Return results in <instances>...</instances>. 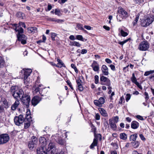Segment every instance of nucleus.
I'll list each match as a JSON object with an SVG mask.
<instances>
[{
  "mask_svg": "<svg viewBox=\"0 0 154 154\" xmlns=\"http://www.w3.org/2000/svg\"><path fill=\"white\" fill-rule=\"evenodd\" d=\"M20 100H21L23 104L25 105L27 108L29 107L31 99L30 96L29 95L24 94Z\"/></svg>",
  "mask_w": 154,
  "mask_h": 154,
  "instance_id": "nucleus-4",
  "label": "nucleus"
},
{
  "mask_svg": "<svg viewBox=\"0 0 154 154\" xmlns=\"http://www.w3.org/2000/svg\"><path fill=\"white\" fill-rule=\"evenodd\" d=\"M56 150V146L54 143L51 142L47 149V154H55Z\"/></svg>",
  "mask_w": 154,
  "mask_h": 154,
  "instance_id": "nucleus-7",
  "label": "nucleus"
},
{
  "mask_svg": "<svg viewBox=\"0 0 154 154\" xmlns=\"http://www.w3.org/2000/svg\"><path fill=\"white\" fill-rule=\"evenodd\" d=\"M40 144L41 146L45 147L47 144L46 139L43 137H40L39 138Z\"/></svg>",
  "mask_w": 154,
  "mask_h": 154,
  "instance_id": "nucleus-21",
  "label": "nucleus"
},
{
  "mask_svg": "<svg viewBox=\"0 0 154 154\" xmlns=\"http://www.w3.org/2000/svg\"><path fill=\"white\" fill-rule=\"evenodd\" d=\"M120 138L122 140H125L127 139V135L125 133H121L120 134Z\"/></svg>",
  "mask_w": 154,
  "mask_h": 154,
  "instance_id": "nucleus-34",
  "label": "nucleus"
},
{
  "mask_svg": "<svg viewBox=\"0 0 154 154\" xmlns=\"http://www.w3.org/2000/svg\"><path fill=\"white\" fill-rule=\"evenodd\" d=\"M139 126V123L136 121H133L131 123V127L134 129L137 128Z\"/></svg>",
  "mask_w": 154,
  "mask_h": 154,
  "instance_id": "nucleus-26",
  "label": "nucleus"
},
{
  "mask_svg": "<svg viewBox=\"0 0 154 154\" xmlns=\"http://www.w3.org/2000/svg\"><path fill=\"white\" fill-rule=\"evenodd\" d=\"M54 13L58 16H60L62 14L60 10H54Z\"/></svg>",
  "mask_w": 154,
  "mask_h": 154,
  "instance_id": "nucleus-41",
  "label": "nucleus"
},
{
  "mask_svg": "<svg viewBox=\"0 0 154 154\" xmlns=\"http://www.w3.org/2000/svg\"><path fill=\"white\" fill-rule=\"evenodd\" d=\"M41 100V98L38 96H35L31 100V103L32 105L35 106L38 104Z\"/></svg>",
  "mask_w": 154,
  "mask_h": 154,
  "instance_id": "nucleus-16",
  "label": "nucleus"
},
{
  "mask_svg": "<svg viewBox=\"0 0 154 154\" xmlns=\"http://www.w3.org/2000/svg\"><path fill=\"white\" fill-rule=\"evenodd\" d=\"M119 119L118 116H116L109 120V123L110 128L114 131H116L117 129L116 123L118 122Z\"/></svg>",
  "mask_w": 154,
  "mask_h": 154,
  "instance_id": "nucleus-3",
  "label": "nucleus"
},
{
  "mask_svg": "<svg viewBox=\"0 0 154 154\" xmlns=\"http://www.w3.org/2000/svg\"><path fill=\"white\" fill-rule=\"evenodd\" d=\"M76 38L80 41H86L87 40V39H85L83 38L82 35H76Z\"/></svg>",
  "mask_w": 154,
  "mask_h": 154,
  "instance_id": "nucleus-33",
  "label": "nucleus"
},
{
  "mask_svg": "<svg viewBox=\"0 0 154 154\" xmlns=\"http://www.w3.org/2000/svg\"><path fill=\"white\" fill-rule=\"evenodd\" d=\"M38 143V140L37 138L35 136H32L31 138V141L29 143L28 146L29 149H32Z\"/></svg>",
  "mask_w": 154,
  "mask_h": 154,
  "instance_id": "nucleus-11",
  "label": "nucleus"
},
{
  "mask_svg": "<svg viewBox=\"0 0 154 154\" xmlns=\"http://www.w3.org/2000/svg\"><path fill=\"white\" fill-rule=\"evenodd\" d=\"M41 85H39L38 86L36 87V86H34L32 88L33 92L34 94H35L39 91V87H41Z\"/></svg>",
  "mask_w": 154,
  "mask_h": 154,
  "instance_id": "nucleus-29",
  "label": "nucleus"
},
{
  "mask_svg": "<svg viewBox=\"0 0 154 154\" xmlns=\"http://www.w3.org/2000/svg\"><path fill=\"white\" fill-rule=\"evenodd\" d=\"M101 70L103 75H109L108 68L106 65H103L102 66Z\"/></svg>",
  "mask_w": 154,
  "mask_h": 154,
  "instance_id": "nucleus-19",
  "label": "nucleus"
},
{
  "mask_svg": "<svg viewBox=\"0 0 154 154\" xmlns=\"http://www.w3.org/2000/svg\"><path fill=\"white\" fill-rule=\"evenodd\" d=\"M100 81L103 82H107L109 83V85L110 84V80L107 77L103 76H101L100 77Z\"/></svg>",
  "mask_w": 154,
  "mask_h": 154,
  "instance_id": "nucleus-28",
  "label": "nucleus"
},
{
  "mask_svg": "<svg viewBox=\"0 0 154 154\" xmlns=\"http://www.w3.org/2000/svg\"><path fill=\"white\" fill-rule=\"evenodd\" d=\"M95 83L97 84L99 82V76L97 75H95L94 76Z\"/></svg>",
  "mask_w": 154,
  "mask_h": 154,
  "instance_id": "nucleus-45",
  "label": "nucleus"
},
{
  "mask_svg": "<svg viewBox=\"0 0 154 154\" xmlns=\"http://www.w3.org/2000/svg\"><path fill=\"white\" fill-rule=\"evenodd\" d=\"M137 137V134H134L131 135L130 136V140L135 141Z\"/></svg>",
  "mask_w": 154,
  "mask_h": 154,
  "instance_id": "nucleus-31",
  "label": "nucleus"
},
{
  "mask_svg": "<svg viewBox=\"0 0 154 154\" xmlns=\"http://www.w3.org/2000/svg\"><path fill=\"white\" fill-rule=\"evenodd\" d=\"M31 116L30 115H26L25 116V119L27 120L29 122L31 121Z\"/></svg>",
  "mask_w": 154,
  "mask_h": 154,
  "instance_id": "nucleus-44",
  "label": "nucleus"
},
{
  "mask_svg": "<svg viewBox=\"0 0 154 154\" xmlns=\"http://www.w3.org/2000/svg\"><path fill=\"white\" fill-rule=\"evenodd\" d=\"M139 136L141 139L143 141H145L146 140L145 138L144 137L143 135L142 134H139Z\"/></svg>",
  "mask_w": 154,
  "mask_h": 154,
  "instance_id": "nucleus-47",
  "label": "nucleus"
},
{
  "mask_svg": "<svg viewBox=\"0 0 154 154\" xmlns=\"http://www.w3.org/2000/svg\"><path fill=\"white\" fill-rule=\"evenodd\" d=\"M51 38L53 41L55 40V37L57 36V34L55 33L52 32L51 33Z\"/></svg>",
  "mask_w": 154,
  "mask_h": 154,
  "instance_id": "nucleus-42",
  "label": "nucleus"
},
{
  "mask_svg": "<svg viewBox=\"0 0 154 154\" xmlns=\"http://www.w3.org/2000/svg\"><path fill=\"white\" fill-rule=\"evenodd\" d=\"M131 80L132 82L134 84H135L137 82L134 73L132 74V77L131 78Z\"/></svg>",
  "mask_w": 154,
  "mask_h": 154,
  "instance_id": "nucleus-37",
  "label": "nucleus"
},
{
  "mask_svg": "<svg viewBox=\"0 0 154 154\" xmlns=\"http://www.w3.org/2000/svg\"><path fill=\"white\" fill-rule=\"evenodd\" d=\"M154 20V16L149 15L143 19L141 23V25L143 27H146L152 23Z\"/></svg>",
  "mask_w": 154,
  "mask_h": 154,
  "instance_id": "nucleus-2",
  "label": "nucleus"
},
{
  "mask_svg": "<svg viewBox=\"0 0 154 154\" xmlns=\"http://www.w3.org/2000/svg\"><path fill=\"white\" fill-rule=\"evenodd\" d=\"M105 61L108 63H112V61L108 58H106L105 60Z\"/></svg>",
  "mask_w": 154,
  "mask_h": 154,
  "instance_id": "nucleus-59",
  "label": "nucleus"
},
{
  "mask_svg": "<svg viewBox=\"0 0 154 154\" xmlns=\"http://www.w3.org/2000/svg\"><path fill=\"white\" fill-rule=\"evenodd\" d=\"M93 70L95 72H98L99 69V65L97 62L95 61H94L91 65Z\"/></svg>",
  "mask_w": 154,
  "mask_h": 154,
  "instance_id": "nucleus-20",
  "label": "nucleus"
},
{
  "mask_svg": "<svg viewBox=\"0 0 154 154\" xmlns=\"http://www.w3.org/2000/svg\"><path fill=\"white\" fill-rule=\"evenodd\" d=\"M97 140L96 139H94L93 142L90 146V148L91 149H93L94 146H97Z\"/></svg>",
  "mask_w": 154,
  "mask_h": 154,
  "instance_id": "nucleus-32",
  "label": "nucleus"
},
{
  "mask_svg": "<svg viewBox=\"0 0 154 154\" xmlns=\"http://www.w3.org/2000/svg\"><path fill=\"white\" fill-rule=\"evenodd\" d=\"M9 140L8 135L6 134L0 135V144L5 143Z\"/></svg>",
  "mask_w": 154,
  "mask_h": 154,
  "instance_id": "nucleus-10",
  "label": "nucleus"
},
{
  "mask_svg": "<svg viewBox=\"0 0 154 154\" xmlns=\"http://www.w3.org/2000/svg\"><path fill=\"white\" fill-rule=\"evenodd\" d=\"M69 38L70 40L72 41L74 40L75 39V37L72 35H70L69 37Z\"/></svg>",
  "mask_w": 154,
  "mask_h": 154,
  "instance_id": "nucleus-58",
  "label": "nucleus"
},
{
  "mask_svg": "<svg viewBox=\"0 0 154 154\" xmlns=\"http://www.w3.org/2000/svg\"><path fill=\"white\" fill-rule=\"evenodd\" d=\"M14 120L15 124L19 126L23 122L24 119L23 116L20 115L18 116L15 117Z\"/></svg>",
  "mask_w": 154,
  "mask_h": 154,
  "instance_id": "nucleus-12",
  "label": "nucleus"
},
{
  "mask_svg": "<svg viewBox=\"0 0 154 154\" xmlns=\"http://www.w3.org/2000/svg\"><path fill=\"white\" fill-rule=\"evenodd\" d=\"M144 95L145 96V99L146 100V101L148 100L149 98V96L148 93L147 92H145L144 93Z\"/></svg>",
  "mask_w": 154,
  "mask_h": 154,
  "instance_id": "nucleus-53",
  "label": "nucleus"
},
{
  "mask_svg": "<svg viewBox=\"0 0 154 154\" xmlns=\"http://www.w3.org/2000/svg\"><path fill=\"white\" fill-rule=\"evenodd\" d=\"M30 126V123L28 121L27 122L24 123V128H27Z\"/></svg>",
  "mask_w": 154,
  "mask_h": 154,
  "instance_id": "nucleus-48",
  "label": "nucleus"
},
{
  "mask_svg": "<svg viewBox=\"0 0 154 154\" xmlns=\"http://www.w3.org/2000/svg\"><path fill=\"white\" fill-rule=\"evenodd\" d=\"M85 28L88 30H90L91 29V27L89 26L85 25L84 26Z\"/></svg>",
  "mask_w": 154,
  "mask_h": 154,
  "instance_id": "nucleus-63",
  "label": "nucleus"
},
{
  "mask_svg": "<svg viewBox=\"0 0 154 154\" xmlns=\"http://www.w3.org/2000/svg\"><path fill=\"white\" fill-rule=\"evenodd\" d=\"M27 30L28 32L30 33H34L37 32V28L35 27H29Z\"/></svg>",
  "mask_w": 154,
  "mask_h": 154,
  "instance_id": "nucleus-23",
  "label": "nucleus"
},
{
  "mask_svg": "<svg viewBox=\"0 0 154 154\" xmlns=\"http://www.w3.org/2000/svg\"><path fill=\"white\" fill-rule=\"evenodd\" d=\"M131 97V95L130 94H126L125 97V100L127 102H128L130 99Z\"/></svg>",
  "mask_w": 154,
  "mask_h": 154,
  "instance_id": "nucleus-43",
  "label": "nucleus"
},
{
  "mask_svg": "<svg viewBox=\"0 0 154 154\" xmlns=\"http://www.w3.org/2000/svg\"><path fill=\"white\" fill-rule=\"evenodd\" d=\"M72 45L76 46L77 47H80L81 46V45L79 43V42L74 41L72 42L71 43Z\"/></svg>",
  "mask_w": 154,
  "mask_h": 154,
  "instance_id": "nucleus-38",
  "label": "nucleus"
},
{
  "mask_svg": "<svg viewBox=\"0 0 154 154\" xmlns=\"http://www.w3.org/2000/svg\"><path fill=\"white\" fill-rule=\"evenodd\" d=\"M17 37L19 41L21 42L22 44H25L26 43V36L23 34L17 35Z\"/></svg>",
  "mask_w": 154,
  "mask_h": 154,
  "instance_id": "nucleus-15",
  "label": "nucleus"
},
{
  "mask_svg": "<svg viewBox=\"0 0 154 154\" xmlns=\"http://www.w3.org/2000/svg\"><path fill=\"white\" fill-rule=\"evenodd\" d=\"M76 82L77 83V86L82 85L81 84L82 81L80 79H78L76 80Z\"/></svg>",
  "mask_w": 154,
  "mask_h": 154,
  "instance_id": "nucleus-56",
  "label": "nucleus"
},
{
  "mask_svg": "<svg viewBox=\"0 0 154 154\" xmlns=\"http://www.w3.org/2000/svg\"><path fill=\"white\" fill-rule=\"evenodd\" d=\"M37 154H47V152L45 147L41 146L37 149Z\"/></svg>",
  "mask_w": 154,
  "mask_h": 154,
  "instance_id": "nucleus-18",
  "label": "nucleus"
},
{
  "mask_svg": "<svg viewBox=\"0 0 154 154\" xmlns=\"http://www.w3.org/2000/svg\"><path fill=\"white\" fill-rule=\"evenodd\" d=\"M9 27L14 29L16 32H18L17 35H20V33L23 32V29L21 27H19L17 24H10Z\"/></svg>",
  "mask_w": 154,
  "mask_h": 154,
  "instance_id": "nucleus-9",
  "label": "nucleus"
},
{
  "mask_svg": "<svg viewBox=\"0 0 154 154\" xmlns=\"http://www.w3.org/2000/svg\"><path fill=\"white\" fill-rule=\"evenodd\" d=\"M136 117L140 120H144V119L143 118V117L140 115H137L136 116Z\"/></svg>",
  "mask_w": 154,
  "mask_h": 154,
  "instance_id": "nucleus-55",
  "label": "nucleus"
},
{
  "mask_svg": "<svg viewBox=\"0 0 154 154\" xmlns=\"http://www.w3.org/2000/svg\"><path fill=\"white\" fill-rule=\"evenodd\" d=\"M20 104L19 100H16L15 103L11 106V109L13 110H15L18 107Z\"/></svg>",
  "mask_w": 154,
  "mask_h": 154,
  "instance_id": "nucleus-22",
  "label": "nucleus"
},
{
  "mask_svg": "<svg viewBox=\"0 0 154 154\" xmlns=\"http://www.w3.org/2000/svg\"><path fill=\"white\" fill-rule=\"evenodd\" d=\"M103 125L106 128L109 127V124L107 121H106L103 122Z\"/></svg>",
  "mask_w": 154,
  "mask_h": 154,
  "instance_id": "nucleus-54",
  "label": "nucleus"
},
{
  "mask_svg": "<svg viewBox=\"0 0 154 154\" xmlns=\"http://www.w3.org/2000/svg\"><path fill=\"white\" fill-rule=\"evenodd\" d=\"M118 12L117 19L119 21H121L122 19L128 16V13L125 10H118Z\"/></svg>",
  "mask_w": 154,
  "mask_h": 154,
  "instance_id": "nucleus-8",
  "label": "nucleus"
},
{
  "mask_svg": "<svg viewBox=\"0 0 154 154\" xmlns=\"http://www.w3.org/2000/svg\"><path fill=\"white\" fill-rule=\"evenodd\" d=\"M143 0H135V2L137 3H141L143 2Z\"/></svg>",
  "mask_w": 154,
  "mask_h": 154,
  "instance_id": "nucleus-64",
  "label": "nucleus"
},
{
  "mask_svg": "<svg viewBox=\"0 0 154 154\" xmlns=\"http://www.w3.org/2000/svg\"><path fill=\"white\" fill-rule=\"evenodd\" d=\"M98 109L102 116L104 117H107L108 116V114L106 111L104 109L100 108Z\"/></svg>",
  "mask_w": 154,
  "mask_h": 154,
  "instance_id": "nucleus-27",
  "label": "nucleus"
},
{
  "mask_svg": "<svg viewBox=\"0 0 154 154\" xmlns=\"http://www.w3.org/2000/svg\"><path fill=\"white\" fill-rule=\"evenodd\" d=\"M149 48V45L147 42H143L140 43L139 46V49L141 51H146Z\"/></svg>",
  "mask_w": 154,
  "mask_h": 154,
  "instance_id": "nucleus-13",
  "label": "nucleus"
},
{
  "mask_svg": "<svg viewBox=\"0 0 154 154\" xmlns=\"http://www.w3.org/2000/svg\"><path fill=\"white\" fill-rule=\"evenodd\" d=\"M4 63V61L2 58L0 56V64H2V65Z\"/></svg>",
  "mask_w": 154,
  "mask_h": 154,
  "instance_id": "nucleus-62",
  "label": "nucleus"
},
{
  "mask_svg": "<svg viewBox=\"0 0 154 154\" xmlns=\"http://www.w3.org/2000/svg\"><path fill=\"white\" fill-rule=\"evenodd\" d=\"M58 137H59L58 143L61 145H64L65 143V140L63 138H65L67 137L65 131H62L58 132Z\"/></svg>",
  "mask_w": 154,
  "mask_h": 154,
  "instance_id": "nucleus-6",
  "label": "nucleus"
},
{
  "mask_svg": "<svg viewBox=\"0 0 154 154\" xmlns=\"http://www.w3.org/2000/svg\"><path fill=\"white\" fill-rule=\"evenodd\" d=\"M154 73V70H150L149 71H146L145 72L144 75L145 76H147L149 75H150L149 77V79L151 81H154V74H152V73Z\"/></svg>",
  "mask_w": 154,
  "mask_h": 154,
  "instance_id": "nucleus-17",
  "label": "nucleus"
},
{
  "mask_svg": "<svg viewBox=\"0 0 154 154\" xmlns=\"http://www.w3.org/2000/svg\"><path fill=\"white\" fill-rule=\"evenodd\" d=\"M95 118L97 120H99L100 119V114L98 113L96 114Z\"/></svg>",
  "mask_w": 154,
  "mask_h": 154,
  "instance_id": "nucleus-49",
  "label": "nucleus"
},
{
  "mask_svg": "<svg viewBox=\"0 0 154 154\" xmlns=\"http://www.w3.org/2000/svg\"><path fill=\"white\" fill-rule=\"evenodd\" d=\"M22 71L24 72V83L26 85H27L29 81L28 77L32 72V70L31 69H23Z\"/></svg>",
  "mask_w": 154,
  "mask_h": 154,
  "instance_id": "nucleus-5",
  "label": "nucleus"
},
{
  "mask_svg": "<svg viewBox=\"0 0 154 154\" xmlns=\"http://www.w3.org/2000/svg\"><path fill=\"white\" fill-rule=\"evenodd\" d=\"M19 26H22L23 27L25 28L26 27V25L24 23L20 22L19 23Z\"/></svg>",
  "mask_w": 154,
  "mask_h": 154,
  "instance_id": "nucleus-51",
  "label": "nucleus"
},
{
  "mask_svg": "<svg viewBox=\"0 0 154 154\" xmlns=\"http://www.w3.org/2000/svg\"><path fill=\"white\" fill-rule=\"evenodd\" d=\"M109 66L110 67L111 69L114 71H115L116 70L115 67V66L112 65V64H111L109 65Z\"/></svg>",
  "mask_w": 154,
  "mask_h": 154,
  "instance_id": "nucleus-57",
  "label": "nucleus"
},
{
  "mask_svg": "<svg viewBox=\"0 0 154 154\" xmlns=\"http://www.w3.org/2000/svg\"><path fill=\"white\" fill-rule=\"evenodd\" d=\"M17 15L18 17L20 18L21 19H23L25 17L24 14L21 12H18L17 14Z\"/></svg>",
  "mask_w": 154,
  "mask_h": 154,
  "instance_id": "nucleus-36",
  "label": "nucleus"
},
{
  "mask_svg": "<svg viewBox=\"0 0 154 154\" xmlns=\"http://www.w3.org/2000/svg\"><path fill=\"white\" fill-rule=\"evenodd\" d=\"M10 92L14 98L18 100H20L24 94L23 91L21 89H18V87L17 86H12Z\"/></svg>",
  "mask_w": 154,
  "mask_h": 154,
  "instance_id": "nucleus-1",
  "label": "nucleus"
},
{
  "mask_svg": "<svg viewBox=\"0 0 154 154\" xmlns=\"http://www.w3.org/2000/svg\"><path fill=\"white\" fill-rule=\"evenodd\" d=\"M78 89L80 91H82L83 90V87L82 85H78Z\"/></svg>",
  "mask_w": 154,
  "mask_h": 154,
  "instance_id": "nucleus-50",
  "label": "nucleus"
},
{
  "mask_svg": "<svg viewBox=\"0 0 154 154\" xmlns=\"http://www.w3.org/2000/svg\"><path fill=\"white\" fill-rule=\"evenodd\" d=\"M138 88H139L140 89H142L143 88L140 84V83L137 82V83H136L135 84Z\"/></svg>",
  "mask_w": 154,
  "mask_h": 154,
  "instance_id": "nucleus-52",
  "label": "nucleus"
},
{
  "mask_svg": "<svg viewBox=\"0 0 154 154\" xmlns=\"http://www.w3.org/2000/svg\"><path fill=\"white\" fill-rule=\"evenodd\" d=\"M139 14H137L136 16V17L135 18L134 20L133 21L132 23V24L134 26L137 25V21L139 18Z\"/></svg>",
  "mask_w": 154,
  "mask_h": 154,
  "instance_id": "nucleus-35",
  "label": "nucleus"
},
{
  "mask_svg": "<svg viewBox=\"0 0 154 154\" xmlns=\"http://www.w3.org/2000/svg\"><path fill=\"white\" fill-rule=\"evenodd\" d=\"M76 27L79 30L85 31L82 25L81 24H77L76 26Z\"/></svg>",
  "mask_w": 154,
  "mask_h": 154,
  "instance_id": "nucleus-39",
  "label": "nucleus"
},
{
  "mask_svg": "<svg viewBox=\"0 0 154 154\" xmlns=\"http://www.w3.org/2000/svg\"><path fill=\"white\" fill-rule=\"evenodd\" d=\"M87 51L86 49H82L81 50V53L82 54H86L87 53Z\"/></svg>",
  "mask_w": 154,
  "mask_h": 154,
  "instance_id": "nucleus-60",
  "label": "nucleus"
},
{
  "mask_svg": "<svg viewBox=\"0 0 154 154\" xmlns=\"http://www.w3.org/2000/svg\"><path fill=\"white\" fill-rule=\"evenodd\" d=\"M1 102H2V105L5 108H8V103L7 100L4 98H2L1 99Z\"/></svg>",
  "mask_w": 154,
  "mask_h": 154,
  "instance_id": "nucleus-24",
  "label": "nucleus"
},
{
  "mask_svg": "<svg viewBox=\"0 0 154 154\" xmlns=\"http://www.w3.org/2000/svg\"><path fill=\"white\" fill-rule=\"evenodd\" d=\"M133 147L135 148H137L139 146L140 143L138 141H134V142L131 143Z\"/></svg>",
  "mask_w": 154,
  "mask_h": 154,
  "instance_id": "nucleus-30",
  "label": "nucleus"
},
{
  "mask_svg": "<svg viewBox=\"0 0 154 154\" xmlns=\"http://www.w3.org/2000/svg\"><path fill=\"white\" fill-rule=\"evenodd\" d=\"M105 102V99L103 97H100L99 100H95L94 101V104L100 107H101L102 105Z\"/></svg>",
  "mask_w": 154,
  "mask_h": 154,
  "instance_id": "nucleus-14",
  "label": "nucleus"
},
{
  "mask_svg": "<svg viewBox=\"0 0 154 154\" xmlns=\"http://www.w3.org/2000/svg\"><path fill=\"white\" fill-rule=\"evenodd\" d=\"M120 33L121 35L123 37L126 36L128 35V33L127 32H125L122 29L121 30Z\"/></svg>",
  "mask_w": 154,
  "mask_h": 154,
  "instance_id": "nucleus-40",
  "label": "nucleus"
},
{
  "mask_svg": "<svg viewBox=\"0 0 154 154\" xmlns=\"http://www.w3.org/2000/svg\"><path fill=\"white\" fill-rule=\"evenodd\" d=\"M57 61L58 62V63L56 65V67L61 68L62 67H65V66L62 62V61L59 59H57Z\"/></svg>",
  "mask_w": 154,
  "mask_h": 154,
  "instance_id": "nucleus-25",
  "label": "nucleus"
},
{
  "mask_svg": "<svg viewBox=\"0 0 154 154\" xmlns=\"http://www.w3.org/2000/svg\"><path fill=\"white\" fill-rule=\"evenodd\" d=\"M91 128H92V130H93V131L94 132L96 131V129L95 128L94 126L93 125L92 123H91Z\"/></svg>",
  "mask_w": 154,
  "mask_h": 154,
  "instance_id": "nucleus-61",
  "label": "nucleus"
},
{
  "mask_svg": "<svg viewBox=\"0 0 154 154\" xmlns=\"http://www.w3.org/2000/svg\"><path fill=\"white\" fill-rule=\"evenodd\" d=\"M71 66L72 68L74 69L75 72L76 73H78V69H77V68L75 66V65L74 64H71Z\"/></svg>",
  "mask_w": 154,
  "mask_h": 154,
  "instance_id": "nucleus-46",
  "label": "nucleus"
}]
</instances>
